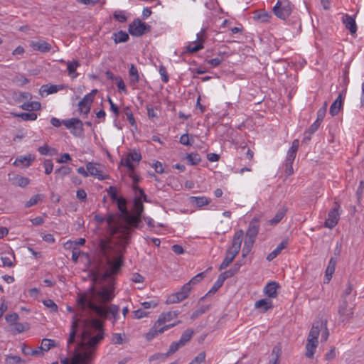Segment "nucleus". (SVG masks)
<instances>
[{"instance_id":"c85d7f7f","label":"nucleus","mask_w":364,"mask_h":364,"mask_svg":"<svg viewBox=\"0 0 364 364\" xmlns=\"http://www.w3.org/2000/svg\"><path fill=\"white\" fill-rule=\"evenodd\" d=\"M255 306L257 309H262V312L264 313L272 308V301L268 299H262L255 302Z\"/></svg>"},{"instance_id":"473e14b6","label":"nucleus","mask_w":364,"mask_h":364,"mask_svg":"<svg viewBox=\"0 0 364 364\" xmlns=\"http://www.w3.org/2000/svg\"><path fill=\"white\" fill-rule=\"evenodd\" d=\"M35 158L32 157L31 155H28V156H19L16 158L14 164L16 166L23 165L26 167H28L31 165V162L34 161Z\"/></svg>"},{"instance_id":"0e129e2a","label":"nucleus","mask_w":364,"mask_h":364,"mask_svg":"<svg viewBox=\"0 0 364 364\" xmlns=\"http://www.w3.org/2000/svg\"><path fill=\"white\" fill-rule=\"evenodd\" d=\"M203 48V44L201 43H198L196 45H195L194 46H192L191 45H188L186 47V50L188 53H193L198 52V50H200Z\"/></svg>"},{"instance_id":"2f4dec72","label":"nucleus","mask_w":364,"mask_h":364,"mask_svg":"<svg viewBox=\"0 0 364 364\" xmlns=\"http://www.w3.org/2000/svg\"><path fill=\"white\" fill-rule=\"evenodd\" d=\"M282 355V347L280 345L275 346L272 351V358L269 361L268 364H279V358Z\"/></svg>"},{"instance_id":"393cba45","label":"nucleus","mask_w":364,"mask_h":364,"mask_svg":"<svg viewBox=\"0 0 364 364\" xmlns=\"http://www.w3.org/2000/svg\"><path fill=\"white\" fill-rule=\"evenodd\" d=\"M279 285L275 282H269L264 287V293L269 298H276L277 296V289Z\"/></svg>"},{"instance_id":"f03ea898","label":"nucleus","mask_w":364,"mask_h":364,"mask_svg":"<svg viewBox=\"0 0 364 364\" xmlns=\"http://www.w3.org/2000/svg\"><path fill=\"white\" fill-rule=\"evenodd\" d=\"M83 331L82 341L75 348L79 352L87 350L86 348L95 347L104 338L103 322L97 318H87L80 320Z\"/></svg>"},{"instance_id":"39448f33","label":"nucleus","mask_w":364,"mask_h":364,"mask_svg":"<svg viewBox=\"0 0 364 364\" xmlns=\"http://www.w3.org/2000/svg\"><path fill=\"white\" fill-rule=\"evenodd\" d=\"M88 291L90 293L86 294L89 298L92 299V297H95L99 303L102 304L110 302L115 296L113 279L109 282L108 284L102 285L97 290L92 285Z\"/></svg>"},{"instance_id":"680f3d73","label":"nucleus","mask_w":364,"mask_h":364,"mask_svg":"<svg viewBox=\"0 0 364 364\" xmlns=\"http://www.w3.org/2000/svg\"><path fill=\"white\" fill-rule=\"evenodd\" d=\"M44 354V351L43 348L39 346L36 348V349H29V352H26V355H30L33 356H43Z\"/></svg>"},{"instance_id":"4468645a","label":"nucleus","mask_w":364,"mask_h":364,"mask_svg":"<svg viewBox=\"0 0 364 364\" xmlns=\"http://www.w3.org/2000/svg\"><path fill=\"white\" fill-rule=\"evenodd\" d=\"M63 124L67 129H72V133L75 136H81L83 133V123L77 118H71L68 120H63Z\"/></svg>"},{"instance_id":"ddd939ff","label":"nucleus","mask_w":364,"mask_h":364,"mask_svg":"<svg viewBox=\"0 0 364 364\" xmlns=\"http://www.w3.org/2000/svg\"><path fill=\"white\" fill-rule=\"evenodd\" d=\"M244 232L242 230H237L234 236L230 247L227 250L228 255H232L235 257L239 253L242 242Z\"/></svg>"},{"instance_id":"f8f14e48","label":"nucleus","mask_w":364,"mask_h":364,"mask_svg":"<svg viewBox=\"0 0 364 364\" xmlns=\"http://www.w3.org/2000/svg\"><path fill=\"white\" fill-rule=\"evenodd\" d=\"M93 353L89 350L79 352L76 348L71 359V364H92Z\"/></svg>"},{"instance_id":"c756f323","label":"nucleus","mask_w":364,"mask_h":364,"mask_svg":"<svg viewBox=\"0 0 364 364\" xmlns=\"http://www.w3.org/2000/svg\"><path fill=\"white\" fill-rule=\"evenodd\" d=\"M336 262L337 259L334 257H331L329 260L328 264L325 272V277L326 279L327 280V282H328L331 279L332 275L335 271Z\"/></svg>"},{"instance_id":"dca6fc26","label":"nucleus","mask_w":364,"mask_h":364,"mask_svg":"<svg viewBox=\"0 0 364 364\" xmlns=\"http://www.w3.org/2000/svg\"><path fill=\"white\" fill-rule=\"evenodd\" d=\"M333 208L328 213V218L325 221V226L330 229L334 228L339 220L338 209L339 205L335 202Z\"/></svg>"},{"instance_id":"603ef678","label":"nucleus","mask_w":364,"mask_h":364,"mask_svg":"<svg viewBox=\"0 0 364 364\" xmlns=\"http://www.w3.org/2000/svg\"><path fill=\"white\" fill-rule=\"evenodd\" d=\"M120 164L122 166H126L128 168V170L130 171L131 172H134V166L133 164L131 162L130 158L128 156V155L126 157L122 158L121 159Z\"/></svg>"},{"instance_id":"20e7f679","label":"nucleus","mask_w":364,"mask_h":364,"mask_svg":"<svg viewBox=\"0 0 364 364\" xmlns=\"http://www.w3.org/2000/svg\"><path fill=\"white\" fill-rule=\"evenodd\" d=\"M77 303L82 311L87 308L91 312L96 314L97 316L102 318H106L108 313H109L114 319H117L119 314V309L118 306L112 304L106 309L97 304L93 299L88 297L87 294H80L77 299Z\"/></svg>"},{"instance_id":"ea45409f","label":"nucleus","mask_w":364,"mask_h":364,"mask_svg":"<svg viewBox=\"0 0 364 364\" xmlns=\"http://www.w3.org/2000/svg\"><path fill=\"white\" fill-rule=\"evenodd\" d=\"M210 305H202L198 309L194 311L191 316L192 320L196 319L198 317L201 316L203 314L206 312L210 309Z\"/></svg>"},{"instance_id":"1a4fd4ad","label":"nucleus","mask_w":364,"mask_h":364,"mask_svg":"<svg viewBox=\"0 0 364 364\" xmlns=\"http://www.w3.org/2000/svg\"><path fill=\"white\" fill-rule=\"evenodd\" d=\"M272 11L277 18L285 20L292 11V5L289 0H278Z\"/></svg>"},{"instance_id":"9d476101","label":"nucleus","mask_w":364,"mask_h":364,"mask_svg":"<svg viewBox=\"0 0 364 364\" xmlns=\"http://www.w3.org/2000/svg\"><path fill=\"white\" fill-rule=\"evenodd\" d=\"M150 29L149 25L142 22L139 18H136L129 24L128 31L132 36L139 37L149 32Z\"/></svg>"},{"instance_id":"a878e982","label":"nucleus","mask_w":364,"mask_h":364,"mask_svg":"<svg viewBox=\"0 0 364 364\" xmlns=\"http://www.w3.org/2000/svg\"><path fill=\"white\" fill-rule=\"evenodd\" d=\"M80 320H81L80 318L77 319L76 318V316H75L73 317V322H72V326H71V331L70 333V336H69V338H68V346H70V344H71V343L75 342V336H76V333H77V328H78V322L80 323Z\"/></svg>"},{"instance_id":"aec40b11","label":"nucleus","mask_w":364,"mask_h":364,"mask_svg":"<svg viewBox=\"0 0 364 364\" xmlns=\"http://www.w3.org/2000/svg\"><path fill=\"white\" fill-rule=\"evenodd\" d=\"M96 164L88 162L86 164L87 170L89 172V175H91L92 176H95V178H98L99 180H104L108 178V176H104L102 174V172L101 170L97 168L95 166Z\"/></svg>"},{"instance_id":"e2e57ef3","label":"nucleus","mask_w":364,"mask_h":364,"mask_svg":"<svg viewBox=\"0 0 364 364\" xmlns=\"http://www.w3.org/2000/svg\"><path fill=\"white\" fill-rule=\"evenodd\" d=\"M149 312L143 309H137L133 311L134 318L139 319L144 317H146L149 315Z\"/></svg>"},{"instance_id":"cd10ccee","label":"nucleus","mask_w":364,"mask_h":364,"mask_svg":"<svg viewBox=\"0 0 364 364\" xmlns=\"http://www.w3.org/2000/svg\"><path fill=\"white\" fill-rule=\"evenodd\" d=\"M64 85H55L46 84L41 86L40 92L43 95V92H46L48 95L57 92L58 90L63 89Z\"/></svg>"},{"instance_id":"f704fd0d","label":"nucleus","mask_w":364,"mask_h":364,"mask_svg":"<svg viewBox=\"0 0 364 364\" xmlns=\"http://www.w3.org/2000/svg\"><path fill=\"white\" fill-rule=\"evenodd\" d=\"M113 36H114V41L115 43L127 42L129 38L128 33L123 31L114 33Z\"/></svg>"},{"instance_id":"72a5a7b5","label":"nucleus","mask_w":364,"mask_h":364,"mask_svg":"<svg viewBox=\"0 0 364 364\" xmlns=\"http://www.w3.org/2000/svg\"><path fill=\"white\" fill-rule=\"evenodd\" d=\"M41 107V103L36 101L25 102L21 105V108L26 111H37L39 110Z\"/></svg>"},{"instance_id":"a211bd4d","label":"nucleus","mask_w":364,"mask_h":364,"mask_svg":"<svg viewBox=\"0 0 364 364\" xmlns=\"http://www.w3.org/2000/svg\"><path fill=\"white\" fill-rule=\"evenodd\" d=\"M8 176L9 181L15 186L25 188L30 182L28 178L23 177L18 174L9 173Z\"/></svg>"},{"instance_id":"5701e85b","label":"nucleus","mask_w":364,"mask_h":364,"mask_svg":"<svg viewBox=\"0 0 364 364\" xmlns=\"http://www.w3.org/2000/svg\"><path fill=\"white\" fill-rule=\"evenodd\" d=\"M31 46L34 50H38L42 53L48 52L52 48L51 45L45 41H39L37 42H32Z\"/></svg>"},{"instance_id":"13d9d810","label":"nucleus","mask_w":364,"mask_h":364,"mask_svg":"<svg viewBox=\"0 0 364 364\" xmlns=\"http://www.w3.org/2000/svg\"><path fill=\"white\" fill-rule=\"evenodd\" d=\"M205 277V272H200L196 274L195 277H193L188 283H191V286L192 287L202 281Z\"/></svg>"},{"instance_id":"49530a36","label":"nucleus","mask_w":364,"mask_h":364,"mask_svg":"<svg viewBox=\"0 0 364 364\" xmlns=\"http://www.w3.org/2000/svg\"><path fill=\"white\" fill-rule=\"evenodd\" d=\"M129 75L132 77L131 80L132 82L136 83L138 82L139 80V76L138 73V70L134 64H131L129 70Z\"/></svg>"},{"instance_id":"3c124183","label":"nucleus","mask_w":364,"mask_h":364,"mask_svg":"<svg viewBox=\"0 0 364 364\" xmlns=\"http://www.w3.org/2000/svg\"><path fill=\"white\" fill-rule=\"evenodd\" d=\"M1 260L2 261V266L7 267H12L14 266V263L13 260H15V257L13 255L12 257H1Z\"/></svg>"},{"instance_id":"8fccbe9b","label":"nucleus","mask_w":364,"mask_h":364,"mask_svg":"<svg viewBox=\"0 0 364 364\" xmlns=\"http://www.w3.org/2000/svg\"><path fill=\"white\" fill-rule=\"evenodd\" d=\"M194 142V139L188 134H183L180 138V143L186 146H191Z\"/></svg>"},{"instance_id":"69168bd1","label":"nucleus","mask_w":364,"mask_h":364,"mask_svg":"<svg viewBox=\"0 0 364 364\" xmlns=\"http://www.w3.org/2000/svg\"><path fill=\"white\" fill-rule=\"evenodd\" d=\"M128 156L130 158V161H135V162H139L141 159V155L139 152H137L136 151H133L132 152H129L128 154Z\"/></svg>"},{"instance_id":"09e8293b","label":"nucleus","mask_w":364,"mask_h":364,"mask_svg":"<svg viewBox=\"0 0 364 364\" xmlns=\"http://www.w3.org/2000/svg\"><path fill=\"white\" fill-rule=\"evenodd\" d=\"M235 256L232 255H228V252H226V255L223 262L220 264L219 270H222L228 267L230 264L234 260Z\"/></svg>"},{"instance_id":"6ab92c4d","label":"nucleus","mask_w":364,"mask_h":364,"mask_svg":"<svg viewBox=\"0 0 364 364\" xmlns=\"http://www.w3.org/2000/svg\"><path fill=\"white\" fill-rule=\"evenodd\" d=\"M92 103V100L91 99V95H85V97L78 103L80 112L87 115L90 112V105Z\"/></svg>"},{"instance_id":"f257e3e1","label":"nucleus","mask_w":364,"mask_h":364,"mask_svg":"<svg viewBox=\"0 0 364 364\" xmlns=\"http://www.w3.org/2000/svg\"><path fill=\"white\" fill-rule=\"evenodd\" d=\"M114 202L117 203L119 213L107 215V223L112 235H116L117 253L118 258H112L108 253V250L111 248L113 242H107L101 240L100 248L102 252V257L100 258L91 269V274L93 280H106L111 279L114 274H117L122 265V257L125 251L134 228L140 229L143 227L142 221L138 218L135 219L131 216L127 208V200L124 198L120 196Z\"/></svg>"},{"instance_id":"c03bdc74","label":"nucleus","mask_w":364,"mask_h":364,"mask_svg":"<svg viewBox=\"0 0 364 364\" xmlns=\"http://www.w3.org/2000/svg\"><path fill=\"white\" fill-rule=\"evenodd\" d=\"M184 346L183 343H181L180 341L177 342H173L170 346L168 352L165 353V356L168 357L169 355L175 353L180 348Z\"/></svg>"},{"instance_id":"7ed1b4c3","label":"nucleus","mask_w":364,"mask_h":364,"mask_svg":"<svg viewBox=\"0 0 364 364\" xmlns=\"http://www.w3.org/2000/svg\"><path fill=\"white\" fill-rule=\"evenodd\" d=\"M321 333V342H326L329 336L327 328V320L319 318L316 320L309 331L307 343L306 344L305 355L308 358H312L318 344V336Z\"/></svg>"},{"instance_id":"58836bf2","label":"nucleus","mask_w":364,"mask_h":364,"mask_svg":"<svg viewBox=\"0 0 364 364\" xmlns=\"http://www.w3.org/2000/svg\"><path fill=\"white\" fill-rule=\"evenodd\" d=\"M72 172V168L67 166H62L59 168L55 171V173L57 174L58 178H63L65 176L69 175Z\"/></svg>"},{"instance_id":"f3484780","label":"nucleus","mask_w":364,"mask_h":364,"mask_svg":"<svg viewBox=\"0 0 364 364\" xmlns=\"http://www.w3.org/2000/svg\"><path fill=\"white\" fill-rule=\"evenodd\" d=\"M259 229V221L257 218H253L249 223L248 228L246 231V238L255 241V238L258 234Z\"/></svg>"},{"instance_id":"bf43d9fd","label":"nucleus","mask_w":364,"mask_h":364,"mask_svg":"<svg viewBox=\"0 0 364 364\" xmlns=\"http://www.w3.org/2000/svg\"><path fill=\"white\" fill-rule=\"evenodd\" d=\"M205 352H200L194 359L190 363V364H200L205 362Z\"/></svg>"},{"instance_id":"2eb2a0df","label":"nucleus","mask_w":364,"mask_h":364,"mask_svg":"<svg viewBox=\"0 0 364 364\" xmlns=\"http://www.w3.org/2000/svg\"><path fill=\"white\" fill-rule=\"evenodd\" d=\"M338 314L342 322L348 321L353 318V307L350 306L345 299L338 307Z\"/></svg>"},{"instance_id":"0eeeda50","label":"nucleus","mask_w":364,"mask_h":364,"mask_svg":"<svg viewBox=\"0 0 364 364\" xmlns=\"http://www.w3.org/2000/svg\"><path fill=\"white\" fill-rule=\"evenodd\" d=\"M133 188L136 196L133 201L134 213H131V216H133L135 219L138 218L140 221H141V215L144 212V205L142 203L141 199H143V200L145 202H147L148 200L143 189L136 185L133 186Z\"/></svg>"},{"instance_id":"4be33fe9","label":"nucleus","mask_w":364,"mask_h":364,"mask_svg":"<svg viewBox=\"0 0 364 364\" xmlns=\"http://www.w3.org/2000/svg\"><path fill=\"white\" fill-rule=\"evenodd\" d=\"M343 23L346 28L350 31L352 34H354L357 31V26L354 18L348 14H346L343 17Z\"/></svg>"},{"instance_id":"9b49d317","label":"nucleus","mask_w":364,"mask_h":364,"mask_svg":"<svg viewBox=\"0 0 364 364\" xmlns=\"http://www.w3.org/2000/svg\"><path fill=\"white\" fill-rule=\"evenodd\" d=\"M192 289L191 283H186L181 289L180 291L175 294L170 295L166 300L167 304L178 303L186 299Z\"/></svg>"},{"instance_id":"e433bc0d","label":"nucleus","mask_w":364,"mask_h":364,"mask_svg":"<svg viewBox=\"0 0 364 364\" xmlns=\"http://www.w3.org/2000/svg\"><path fill=\"white\" fill-rule=\"evenodd\" d=\"M255 242V240L245 238L244 246L242 250V257L243 259L245 258L247 255L250 252Z\"/></svg>"},{"instance_id":"37998d69","label":"nucleus","mask_w":364,"mask_h":364,"mask_svg":"<svg viewBox=\"0 0 364 364\" xmlns=\"http://www.w3.org/2000/svg\"><path fill=\"white\" fill-rule=\"evenodd\" d=\"M184 346L183 343H181L180 341L177 342H173L170 346L168 352L165 353V356L168 357L169 355L175 353L180 348Z\"/></svg>"},{"instance_id":"c9c22d12","label":"nucleus","mask_w":364,"mask_h":364,"mask_svg":"<svg viewBox=\"0 0 364 364\" xmlns=\"http://www.w3.org/2000/svg\"><path fill=\"white\" fill-rule=\"evenodd\" d=\"M191 201L195 203L197 207L201 208L204 205H207L210 203V200L205 196L202 197H191Z\"/></svg>"},{"instance_id":"a19ab883","label":"nucleus","mask_w":364,"mask_h":364,"mask_svg":"<svg viewBox=\"0 0 364 364\" xmlns=\"http://www.w3.org/2000/svg\"><path fill=\"white\" fill-rule=\"evenodd\" d=\"M193 334L194 331L193 329L188 328L182 333L179 341L185 346L191 339Z\"/></svg>"},{"instance_id":"052dcab7","label":"nucleus","mask_w":364,"mask_h":364,"mask_svg":"<svg viewBox=\"0 0 364 364\" xmlns=\"http://www.w3.org/2000/svg\"><path fill=\"white\" fill-rule=\"evenodd\" d=\"M21 118L24 121H33L37 119V114L35 113H20Z\"/></svg>"},{"instance_id":"bb28decb","label":"nucleus","mask_w":364,"mask_h":364,"mask_svg":"<svg viewBox=\"0 0 364 364\" xmlns=\"http://www.w3.org/2000/svg\"><path fill=\"white\" fill-rule=\"evenodd\" d=\"M67 70L69 75L72 78H75L78 76V73L76 72V70L78 67H80V63L78 60H74L73 61H68L67 63Z\"/></svg>"},{"instance_id":"de8ad7c7","label":"nucleus","mask_w":364,"mask_h":364,"mask_svg":"<svg viewBox=\"0 0 364 364\" xmlns=\"http://www.w3.org/2000/svg\"><path fill=\"white\" fill-rule=\"evenodd\" d=\"M254 18L261 22H267L271 18V15L267 11H261L256 13Z\"/></svg>"},{"instance_id":"338daca9","label":"nucleus","mask_w":364,"mask_h":364,"mask_svg":"<svg viewBox=\"0 0 364 364\" xmlns=\"http://www.w3.org/2000/svg\"><path fill=\"white\" fill-rule=\"evenodd\" d=\"M21 361L18 355H8L6 358V364H18Z\"/></svg>"},{"instance_id":"a18cd8bd","label":"nucleus","mask_w":364,"mask_h":364,"mask_svg":"<svg viewBox=\"0 0 364 364\" xmlns=\"http://www.w3.org/2000/svg\"><path fill=\"white\" fill-rule=\"evenodd\" d=\"M181 323V321H178L176 323H170V324H164L159 327H156V332L154 333V337H156V336H158L159 334H161V333H163L165 331L168 330V329H170L171 328L175 326L176 325L178 324Z\"/></svg>"},{"instance_id":"b1692460","label":"nucleus","mask_w":364,"mask_h":364,"mask_svg":"<svg viewBox=\"0 0 364 364\" xmlns=\"http://www.w3.org/2000/svg\"><path fill=\"white\" fill-rule=\"evenodd\" d=\"M287 210H288V208L286 206H282L281 208H279L277 210L274 217L269 220V223L271 225H275L277 223H279L283 219V218L286 215Z\"/></svg>"},{"instance_id":"79ce46f5","label":"nucleus","mask_w":364,"mask_h":364,"mask_svg":"<svg viewBox=\"0 0 364 364\" xmlns=\"http://www.w3.org/2000/svg\"><path fill=\"white\" fill-rule=\"evenodd\" d=\"M184 346L183 343H181L180 341L177 342H173L170 346L168 352L165 353V356L168 357L169 355L175 353L180 348Z\"/></svg>"},{"instance_id":"864d4df0","label":"nucleus","mask_w":364,"mask_h":364,"mask_svg":"<svg viewBox=\"0 0 364 364\" xmlns=\"http://www.w3.org/2000/svg\"><path fill=\"white\" fill-rule=\"evenodd\" d=\"M114 19L120 23H124L127 21V18L122 11H115L113 14Z\"/></svg>"},{"instance_id":"5fc2aeb1","label":"nucleus","mask_w":364,"mask_h":364,"mask_svg":"<svg viewBox=\"0 0 364 364\" xmlns=\"http://www.w3.org/2000/svg\"><path fill=\"white\" fill-rule=\"evenodd\" d=\"M29 328L28 323H16L14 324V331L16 333H22Z\"/></svg>"},{"instance_id":"412c9836","label":"nucleus","mask_w":364,"mask_h":364,"mask_svg":"<svg viewBox=\"0 0 364 364\" xmlns=\"http://www.w3.org/2000/svg\"><path fill=\"white\" fill-rule=\"evenodd\" d=\"M343 105L342 93H340L336 100L331 104L329 113L331 116H336L339 112Z\"/></svg>"},{"instance_id":"6e6d98bb","label":"nucleus","mask_w":364,"mask_h":364,"mask_svg":"<svg viewBox=\"0 0 364 364\" xmlns=\"http://www.w3.org/2000/svg\"><path fill=\"white\" fill-rule=\"evenodd\" d=\"M124 114L126 115L129 122L130 123V124L132 126H135L136 122H135L132 112L131 111L130 108L129 107H125L124 109Z\"/></svg>"},{"instance_id":"423d86ee","label":"nucleus","mask_w":364,"mask_h":364,"mask_svg":"<svg viewBox=\"0 0 364 364\" xmlns=\"http://www.w3.org/2000/svg\"><path fill=\"white\" fill-rule=\"evenodd\" d=\"M243 262L242 261H237L236 262L234 265L228 271L224 272L223 273L220 274L217 279V281L215 282L212 288L208 291V292L203 296H202L199 302L204 300L205 297L214 294L223 284L225 280L230 277H232L235 274H237L242 265Z\"/></svg>"},{"instance_id":"4c0bfd02","label":"nucleus","mask_w":364,"mask_h":364,"mask_svg":"<svg viewBox=\"0 0 364 364\" xmlns=\"http://www.w3.org/2000/svg\"><path fill=\"white\" fill-rule=\"evenodd\" d=\"M186 159L192 166L198 164L201 161L200 156L198 153L187 154Z\"/></svg>"},{"instance_id":"6e6552de","label":"nucleus","mask_w":364,"mask_h":364,"mask_svg":"<svg viewBox=\"0 0 364 364\" xmlns=\"http://www.w3.org/2000/svg\"><path fill=\"white\" fill-rule=\"evenodd\" d=\"M180 314L179 311H173L168 312L161 313L158 319L154 322L153 326L149 329V332L146 334V338L147 341H151L154 338V333L156 332V328L159 327L166 322H168L174 318H176Z\"/></svg>"},{"instance_id":"774afa93","label":"nucleus","mask_w":364,"mask_h":364,"mask_svg":"<svg viewBox=\"0 0 364 364\" xmlns=\"http://www.w3.org/2000/svg\"><path fill=\"white\" fill-rule=\"evenodd\" d=\"M43 304L50 309L51 312H56L58 311V306L51 299H47L43 301Z\"/></svg>"},{"instance_id":"4d7b16f0","label":"nucleus","mask_w":364,"mask_h":364,"mask_svg":"<svg viewBox=\"0 0 364 364\" xmlns=\"http://www.w3.org/2000/svg\"><path fill=\"white\" fill-rule=\"evenodd\" d=\"M18 318V314L16 313L7 314L5 318L6 322L10 323L11 325H14L15 323H16Z\"/></svg>"},{"instance_id":"7c9ffc66","label":"nucleus","mask_w":364,"mask_h":364,"mask_svg":"<svg viewBox=\"0 0 364 364\" xmlns=\"http://www.w3.org/2000/svg\"><path fill=\"white\" fill-rule=\"evenodd\" d=\"M287 240H283L280 242L278 246L267 255V259L268 261L273 260L279 254H280L282 250L287 247Z\"/></svg>"}]
</instances>
